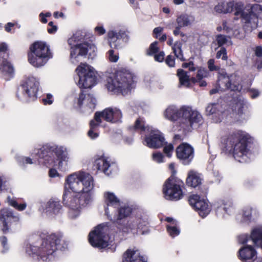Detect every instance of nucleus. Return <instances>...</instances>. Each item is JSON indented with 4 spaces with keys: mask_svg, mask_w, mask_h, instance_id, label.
<instances>
[{
    "mask_svg": "<svg viewBox=\"0 0 262 262\" xmlns=\"http://www.w3.org/2000/svg\"><path fill=\"white\" fill-rule=\"evenodd\" d=\"M94 188V178L85 171H78L66 177L63 201L70 208L69 215L71 218L77 217L81 206L92 202Z\"/></svg>",
    "mask_w": 262,
    "mask_h": 262,
    "instance_id": "obj_1",
    "label": "nucleus"
},
{
    "mask_svg": "<svg viewBox=\"0 0 262 262\" xmlns=\"http://www.w3.org/2000/svg\"><path fill=\"white\" fill-rule=\"evenodd\" d=\"M61 241L60 237L55 234L50 235L44 241L36 235H32L25 243V251L33 257L43 261L52 260L55 257L56 250L61 249Z\"/></svg>",
    "mask_w": 262,
    "mask_h": 262,
    "instance_id": "obj_2",
    "label": "nucleus"
},
{
    "mask_svg": "<svg viewBox=\"0 0 262 262\" xmlns=\"http://www.w3.org/2000/svg\"><path fill=\"white\" fill-rule=\"evenodd\" d=\"M250 139V136L246 133L236 131L222 138L223 150L239 162H248L253 156L248 144Z\"/></svg>",
    "mask_w": 262,
    "mask_h": 262,
    "instance_id": "obj_3",
    "label": "nucleus"
},
{
    "mask_svg": "<svg viewBox=\"0 0 262 262\" xmlns=\"http://www.w3.org/2000/svg\"><path fill=\"white\" fill-rule=\"evenodd\" d=\"M53 154L56 156L58 160V168L61 170H65L69 160L68 150L66 147L49 144L40 147L35 148L31 152L32 156H37L38 158L42 159L47 166L54 165L55 161Z\"/></svg>",
    "mask_w": 262,
    "mask_h": 262,
    "instance_id": "obj_4",
    "label": "nucleus"
},
{
    "mask_svg": "<svg viewBox=\"0 0 262 262\" xmlns=\"http://www.w3.org/2000/svg\"><path fill=\"white\" fill-rule=\"evenodd\" d=\"M132 212V209L128 206H123L118 208L112 217L107 216L113 221L116 222L119 225V228L124 232H129L137 229H142L147 224V218L145 215H140L130 218L127 221L121 224L120 221L128 216Z\"/></svg>",
    "mask_w": 262,
    "mask_h": 262,
    "instance_id": "obj_5",
    "label": "nucleus"
},
{
    "mask_svg": "<svg viewBox=\"0 0 262 262\" xmlns=\"http://www.w3.org/2000/svg\"><path fill=\"white\" fill-rule=\"evenodd\" d=\"M134 76L130 73L117 71L115 74L107 79L106 87L114 94L126 95L134 86Z\"/></svg>",
    "mask_w": 262,
    "mask_h": 262,
    "instance_id": "obj_6",
    "label": "nucleus"
},
{
    "mask_svg": "<svg viewBox=\"0 0 262 262\" xmlns=\"http://www.w3.org/2000/svg\"><path fill=\"white\" fill-rule=\"evenodd\" d=\"M80 37L77 34H74L68 39L70 47V60L74 64H77L83 56L89 55V58H94L97 54L96 47L91 43L84 42L79 43Z\"/></svg>",
    "mask_w": 262,
    "mask_h": 262,
    "instance_id": "obj_7",
    "label": "nucleus"
},
{
    "mask_svg": "<svg viewBox=\"0 0 262 262\" xmlns=\"http://www.w3.org/2000/svg\"><path fill=\"white\" fill-rule=\"evenodd\" d=\"M39 80L32 76L24 77L16 92V96L21 101L29 102L37 98L39 89Z\"/></svg>",
    "mask_w": 262,
    "mask_h": 262,
    "instance_id": "obj_8",
    "label": "nucleus"
},
{
    "mask_svg": "<svg viewBox=\"0 0 262 262\" xmlns=\"http://www.w3.org/2000/svg\"><path fill=\"white\" fill-rule=\"evenodd\" d=\"M135 129L142 132H149V135L145 138L143 144L151 148H158L165 144V139L162 134L158 130L148 126H145V122L142 118L136 121Z\"/></svg>",
    "mask_w": 262,
    "mask_h": 262,
    "instance_id": "obj_9",
    "label": "nucleus"
},
{
    "mask_svg": "<svg viewBox=\"0 0 262 262\" xmlns=\"http://www.w3.org/2000/svg\"><path fill=\"white\" fill-rule=\"evenodd\" d=\"M28 61L34 67L44 66L52 57L49 46L43 41H36L30 47Z\"/></svg>",
    "mask_w": 262,
    "mask_h": 262,
    "instance_id": "obj_10",
    "label": "nucleus"
},
{
    "mask_svg": "<svg viewBox=\"0 0 262 262\" xmlns=\"http://www.w3.org/2000/svg\"><path fill=\"white\" fill-rule=\"evenodd\" d=\"M76 71L78 75L77 85L80 88H91L96 83V76L94 69L86 63H81Z\"/></svg>",
    "mask_w": 262,
    "mask_h": 262,
    "instance_id": "obj_11",
    "label": "nucleus"
},
{
    "mask_svg": "<svg viewBox=\"0 0 262 262\" xmlns=\"http://www.w3.org/2000/svg\"><path fill=\"white\" fill-rule=\"evenodd\" d=\"M122 116L121 111L119 109L116 107H108L102 112H97L95 114L94 119L91 121V124L92 127L100 125L105 127L106 124L102 122V119L107 122L116 123L121 121Z\"/></svg>",
    "mask_w": 262,
    "mask_h": 262,
    "instance_id": "obj_12",
    "label": "nucleus"
},
{
    "mask_svg": "<svg viewBox=\"0 0 262 262\" xmlns=\"http://www.w3.org/2000/svg\"><path fill=\"white\" fill-rule=\"evenodd\" d=\"M109 228L107 224L98 225L89 234V240L91 245L94 247L103 249L109 245Z\"/></svg>",
    "mask_w": 262,
    "mask_h": 262,
    "instance_id": "obj_13",
    "label": "nucleus"
},
{
    "mask_svg": "<svg viewBox=\"0 0 262 262\" xmlns=\"http://www.w3.org/2000/svg\"><path fill=\"white\" fill-rule=\"evenodd\" d=\"M183 186L182 181L170 177L166 181L163 188L165 198L171 201L181 199L184 195L182 191Z\"/></svg>",
    "mask_w": 262,
    "mask_h": 262,
    "instance_id": "obj_14",
    "label": "nucleus"
},
{
    "mask_svg": "<svg viewBox=\"0 0 262 262\" xmlns=\"http://www.w3.org/2000/svg\"><path fill=\"white\" fill-rule=\"evenodd\" d=\"M218 85L223 90L229 89L237 92L246 91L242 78L236 73L229 76L220 75L218 78Z\"/></svg>",
    "mask_w": 262,
    "mask_h": 262,
    "instance_id": "obj_15",
    "label": "nucleus"
},
{
    "mask_svg": "<svg viewBox=\"0 0 262 262\" xmlns=\"http://www.w3.org/2000/svg\"><path fill=\"white\" fill-rule=\"evenodd\" d=\"M181 117L179 123L182 127L189 129L193 124L201 122L202 117L196 110L189 106L181 107Z\"/></svg>",
    "mask_w": 262,
    "mask_h": 262,
    "instance_id": "obj_16",
    "label": "nucleus"
},
{
    "mask_svg": "<svg viewBox=\"0 0 262 262\" xmlns=\"http://www.w3.org/2000/svg\"><path fill=\"white\" fill-rule=\"evenodd\" d=\"M190 205L199 212L202 217H206L210 212L211 207L207 200L201 198L198 195H192L189 197Z\"/></svg>",
    "mask_w": 262,
    "mask_h": 262,
    "instance_id": "obj_17",
    "label": "nucleus"
},
{
    "mask_svg": "<svg viewBox=\"0 0 262 262\" xmlns=\"http://www.w3.org/2000/svg\"><path fill=\"white\" fill-rule=\"evenodd\" d=\"M103 197L105 214L107 216L112 217V215L116 212L120 205V200L114 193L110 191L105 192Z\"/></svg>",
    "mask_w": 262,
    "mask_h": 262,
    "instance_id": "obj_18",
    "label": "nucleus"
},
{
    "mask_svg": "<svg viewBox=\"0 0 262 262\" xmlns=\"http://www.w3.org/2000/svg\"><path fill=\"white\" fill-rule=\"evenodd\" d=\"M182 67L185 68H188L190 71H195L197 70L196 77H191V82L193 83H199L200 86H205L207 83L203 79L209 76L208 71L204 68L198 67L190 61L188 63H184Z\"/></svg>",
    "mask_w": 262,
    "mask_h": 262,
    "instance_id": "obj_19",
    "label": "nucleus"
},
{
    "mask_svg": "<svg viewBox=\"0 0 262 262\" xmlns=\"http://www.w3.org/2000/svg\"><path fill=\"white\" fill-rule=\"evenodd\" d=\"M19 219V216L14 214L10 209L8 208L2 209L0 215V231L6 233L9 230L8 224L12 222H17Z\"/></svg>",
    "mask_w": 262,
    "mask_h": 262,
    "instance_id": "obj_20",
    "label": "nucleus"
},
{
    "mask_svg": "<svg viewBox=\"0 0 262 262\" xmlns=\"http://www.w3.org/2000/svg\"><path fill=\"white\" fill-rule=\"evenodd\" d=\"M8 50V46L5 42L0 43V75L6 79H9L13 73L14 69L11 63L2 57V53Z\"/></svg>",
    "mask_w": 262,
    "mask_h": 262,
    "instance_id": "obj_21",
    "label": "nucleus"
},
{
    "mask_svg": "<svg viewBox=\"0 0 262 262\" xmlns=\"http://www.w3.org/2000/svg\"><path fill=\"white\" fill-rule=\"evenodd\" d=\"M177 158L185 165L189 164L194 157V149L189 144L182 143L176 149Z\"/></svg>",
    "mask_w": 262,
    "mask_h": 262,
    "instance_id": "obj_22",
    "label": "nucleus"
},
{
    "mask_svg": "<svg viewBox=\"0 0 262 262\" xmlns=\"http://www.w3.org/2000/svg\"><path fill=\"white\" fill-rule=\"evenodd\" d=\"M246 10H249L248 13L250 16V21L247 22L246 25L251 28H256L258 24L257 18H262V6L259 4H248L247 5Z\"/></svg>",
    "mask_w": 262,
    "mask_h": 262,
    "instance_id": "obj_23",
    "label": "nucleus"
},
{
    "mask_svg": "<svg viewBox=\"0 0 262 262\" xmlns=\"http://www.w3.org/2000/svg\"><path fill=\"white\" fill-rule=\"evenodd\" d=\"M95 165L97 168L107 175L110 174L117 167L116 164L111 161L109 158L100 156L96 159Z\"/></svg>",
    "mask_w": 262,
    "mask_h": 262,
    "instance_id": "obj_24",
    "label": "nucleus"
},
{
    "mask_svg": "<svg viewBox=\"0 0 262 262\" xmlns=\"http://www.w3.org/2000/svg\"><path fill=\"white\" fill-rule=\"evenodd\" d=\"M39 209L45 212L47 215L52 216L61 213L62 205L58 201L51 199L46 203L43 204Z\"/></svg>",
    "mask_w": 262,
    "mask_h": 262,
    "instance_id": "obj_25",
    "label": "nucleus"
},
{
    "mask_svg": "<svg viewBox=\"0 0 262 262\" xmlns=\"http://www.w3.org/2000/svg\"><path fill=\"white\" fill-rule=\"evenodd\" d=\"M233 6H232V11H234V15L237 17H240L244 23L246 24L250 21L249 16V10L247 9V5L244 7V4L241 2L231 1Z\"/></svg>",
    "mask_w": 262,
    "mask_h": 262,
    "instance_id": "obj_26",
    "label": "nucleus"
},
{
    "mask_svg": "<svg viewBox=\"0 0 262 262\" xmlns=\"http://www.w3.org/2000/svg\"><path fill=\"white\" fill-rule=\"evenodd\" d=\"M122 262H146V259L138 250L130 249L123 254Z\"/></svg>",
    "mask_w": 262,
    "mask_h": 262,
    "instance_id": "obj_27",
    "label": "nucleus"
},
{
    "mask_svg": "<svg viewBox=\"0 0 262 262\" xmlns=\"http://www.w3.org/2000/svg\"><path fill=\"white\" fill-rule=\"evenodd\" d=\"M238 257L245 261L253 260L257 258L256 252L251 246H244L238 250Z\"/></svg>",
    "mask_w": 262,
    "mask_h": 262,
    "instance_id": "obj_28",
    "label": "nucleus"
},
{
    "mask_svg": "<svg viewBox=\"0 0 262 262\" xmlns=\"http://www.w3.org/2000/svg\"><path fill=\"white\" fill-rule=\"evenodd\" d=\"M96 103V99L91 94H84L82 92L79 95L77 103L79 106H86L92 111L95 107Z\"/></svg>",
    "mask_w": 262,
    "mask_h": 262,
    "instance_id": "obj_29",
    "label": "nucleus"
},
{
    "mask_svg": "<svg viewBox=\"0 0 262 262\" xmlns=\"http://www.w3.org/2000/svg\"><path fill=\"white\" fill-rule=\"evenodd\" d=\"M181 107L178 108L176 105H171L168 106L164 111V117L171 121H176L179 119L180 120L181 117Z\"/></svg>",
    "mask_w": 262,
    "mask_h": 262,
    "instance_id": "obj_30",
    "label": "nucleus"
},
{
    "mask_svg": "<svg viewBox=\"0 0 262 262\" xmlns=\"http://www.w3.org/2000/svg\"><path fill=\"white\" fill-rule=\"evenodd\" d=\"M258 216V212L255 209L250 207L245 208L243 211V214L239 220L240 223L244 225H248L252 220Z\"/></svg>",
    "mask_w": 262,
    "mask_h": 262,
    "instance_id": "obj_31",
    "label": "nucleus"
},
{
    "mask_svg": "<svg viewBox=\"0 0 262 262\" xmlns=\"http://www.w3.org/2000/svg\"><path fill=\"white\" fill-rule=\"evenodd\" d=\"M222 106L219 103L209 104L206 108V112L208 115H215L219 116L217 119H215L216 122H221L223 119V116L226 114L222 111Z\"/></svg>",
    "mask_w": 262,
    "mask_h": 262,
    "instance_id": "obj_32",
    "label": "nucleus"
},
{
    "mask_svg": "<svg viewBox=\"0 0 262 262\" xmlns=\"http://www.w3.org/2000/svg\"><path fill=\"white\" fill-rule=\"evenodd\" d=\"M202 181V176L197 171L191 170L188 172L186 179V183L188 186L195 188L201 184Z\"/></svg>",
    "mask_w": 262,
    "mask_h": 262,
    "instance_id": "obj_33",
    "label": "nucleus"
},
{
    "mask_svg": "<svg viewBox=\"0 0 262 262\" xmlns=\"http://www.w3.org/2000/svg\"><path fill=\"white\" fill-rule=\"evenodd\" d=\"M232 6L233 5L230 3V2H227L224 0L220 1L214 5L213 11L217 14L231 13Z\"/></svg>",
    "mask_w": 262,
    "mask_h": 262,
    "instance_id": "obj_34",
    "label": "nucleus"
},
{
    "mask_svg": "<svg viewBox=\"0 0 262 262\" xmlns=\"http://www.w3.org/2000/svg\"><path fill=\"white\" fill-rule=\"evenodd\" d=\"M249 104L248 101L243 98H239L235 103V110L239 115L245 114L248 115L249 113Z\"/></svg>",
    "mask_w": 262,
    "mask_h": 262,
    "instance_id": "obj_35",
    "label": "nucleus"
},
{
    "mask_svg": "<svg viewBox=\"0 0 262 262\" xmlns=\"http://www.w3.org/2000/svg\"><path fill=\"white\" fill-rule=\"evenodd\" d=\"M177 75L179 79L180 84L182 86L189 88L190 86L191 82V77L188 74V73L182 70L178 69Z\"/></svg>",
    "mask_w": 262,
    "mask_h": 262,
    "instance_id": "obj_36",
    "label": "nucleus"
},
{
    "mask_svg": "<svg viewBox=\"0 0 262 262\" xmlns=\"http://www.w3.org/2000/svg\"><path fill=\"white\" fill-rule=\"evenodd\" d=\"M124 32L119 31L117 32L114 30H110L107 33L108 43L111 48H117L118 47L117 41L120 36H122Z\"/></svg>",
    "mask_w": 262,
    "mask_h": 262,
    "instance_id": "obj_37",
    "label": "nucleus"
},
{
    "mask_svg": "<svg viewBox=\"0 0 262 262\" xmlns=\"http://www.w3.org/2000/svg\"><path fill=\"white\" fill-rule=\"evenodd\" d=\"M194 21V18L193 16L186 14L180 15L176 19L177 25L182 28L191 25Z\"/></svg>",
    "mask_w": 262,
    "mask_h": 262,
    "instance_id": "obj_38",
    "label": "nucleus"
},
{
    "mask_svg": "<svg viewBox=\"0 0 262 262\" xmlns=\"http://www.w3.org/2000/svg\"><path fill=\"white\" fill-rule=\"evenodd\" d=\"M215 41L219 47H222L225 45H227V46H231L232 45V42L230 37L222 34H219L216 36Z\"/></svg>",
    "mask_w": 262,
    "mask_h": 262,
    "instance_id": "obj_39",
    "label": "nucleus"
},
{
    "mask_svg": "<svg viewBox=\"0 0 262 262\" xmlns=\"http://www.w3.org/2000/svg\"><path fill=\"white\" fill-rule=\"evenodd\" d=\"M166 228L168 233L172 238L179 235L180 233V230L177 223L172 222L171 224L167 225Z\"/></svg>",
    "mask_w": 262,
    "mask_h": 262,
    "instance_id": "obj_40",
    "label": "nucleus"
},
{
    "mask_svg": "<svg viewBox=\"0 0 262 262\" xmlns=\"http://www.w3.org/2000/svg\"><path fill=\"white\" fill-rule=\"evenodd\" d=\"M221 208L228 214H231L234 211L233 203L231 200H227L222 201Z\"/></svg>",
    "mask_w": 262,
    "mask_h": 262,
    "instance_id": "obj_41",
    "label": "nucleus"
},
{
    "mask_svg": "<svg viewBox=\"0 0 262 262\" xmlns=\"http://www.w3.org/2000/svg\"><path fill=\"white\" fill-rule=\"evenodd\" d=\"M8 203L12 206L14 207L18 211H21L24 210L27 207V203H24L22 204H18V203L14 199L11 198L10 196L7 197Z\"/></svg>",
    "mask_w": 262,
    "mask_h": 262,
    "instance_id": "obj_42",
    "label": "nucleus"
},
{
    "mask_svg": "<svg viewBox=\"0 0 262 262\" xmlns=\"http://www.w3.org/2000/svg\"><path fill=\"white\" fill-rule=\"evenodd\" d=\"M172 50L177 58L181 60H184L183 55L182 51V43L180 42H176L172 47Z\"/></svg>",
    "mask_w": 262,
    "mask_h": 262,
    "instance_id": "obj_43",
    "label": "nucleus"
},
{
    "mask_svg": "<svg viewBox=\"0 0 262 262\" xmlns=\"http://www.w3.org/2000/svg\"><path fill=\"white\" fill-rule=\"evenodd\" d=\"M15 159L20 165L25 166L27 164H33L32 159L28 157L17 155Z\"/></svg>",
    "mask_w": 262,
    "mask_h": 262,
    "instance_id": "obj_44",
    "label": "nucleus"
},
{
    "mask_svg": "<svg viewBox=\"0 0 262 262\" xmlns=\"http://www.w3.org/2000/svg\"><path fill=\"white\" fill-rule=\"evenodd\" d=\"M223 27V30L226 32L229 33L232 32L234 30L236 29V27L232 24L231 21H223L222 23Z\"/></svg>",
    "mask_w": 262,
    "mask_h": 262,
    "instance_id": "obj_45",
    "label": "nucleus"
},
{
    "mask_svg": "<svg viewBox=\"0 0 262 262\" xmlns=\"http://www.w3.org/2000/svg\"><path fill=\"white\" fill-rule=\"evenodd\" d=\"M107 57L109 61L112 62H116L119 59L118 54H115L113 50H110L107 52Z\"/></svg>",
    "mask_w": 262,
    "mask_h": 262,
    "instance_id": "obj_46",
    "label": "nucleus"
},
{
    "mask_svg": "<svg viewBox=\"0 0 262 262\" xmlns=\"http://www.w3.org/2000/svg\"><path fill=\"white\" fill-rule=\"evenodd\" d=\"M249 92L250 96L252 99L257 98L260 94V91L256 88H246V91L244 92Z\"/></svg>",
    "mask_w": 262,
    "mask_h": 262,
    "instance_id": "obj_47",
    "label": "nucleus"
},
{
    "mask_svg": "<svg viewBox=\"0 0 262 262\" xmlns=\"http://www.w3.org/2000/svg\"><path fill=\"white\" fill-rule=\"evenodd\" d=\"M158 51L159 48L158 47V42L155 41L150 45L149 49L147 51V54L150 56L154 55L157 53Z\"/></svg>",
    "mask_w": 262,
    "mask_h": 262,
    "instance_id": "obj_48",
    "label": "nucleus"
},
{
    "mask_svg": "<svg viewBox=\"0 0 262 262\" xmlns=\"http://www.w3.org/2000/svg\"><path fill=\"white\" fill-rule=\"evenodd\" d=\"M216 57L217 59L221 58L223 60H226L228 56L226 49L224 47L221 48L216 53Z\"/></svg>",
    "mask_w": 262,
    "mask_h": 262,
    "instance_id": "obj_49",
    "label": "nucleus"
},
{
    "mask_svg": "<svg viewBox=\"0 0 262 262\" xmlns=\"http://www.w3.org/2000/svg\"><path fill=\"white\" fill-rule=\"evenodd\" d=\"M207 64L210 71H217L220 70V67L215 65V61L213 59H210L207 62Z\"/></svg>",
    "mask_w": 262,
    "mask_h": 262,
    "instance_id": "obj_50",
    "label": "nucleus"
},
{
    "mask_svg": "<svg viewBox=\"0 0 262 262\" xmlns=\"http://www.w3.org/2000/svg\"><path fill=\"white\" fill-rule=\"evenodd\" d=\"M163 155L160 152H155L152 155V159L153 161L157 163L163 162Z\"/></svg>",
    "mask_w": 262,
    "mask_h": 262,
    "instance_id": "obj_51",
    "label": "nucleus"
},
{
    "mask_svg": "<svg viewBox=\"0 0 262 262\" xmlns=\"http://www.w3.org/2000/svg\"><path fill=\"white\" fill-rule=\"evenodd\" d=\"M249 240H252L251 235L249 237L247 234H242L238 236V242L242 244H245Z\"/></svg>",
    "mask_w": 262,
    "mask_h": 262,
    "instance_id": "obj_52",
    "label": "nucleus"
},
{
    "mask_svg": "<svg viewBox=\"0 0 262 262\" xmlns=\"http://www.w3.org/2000/svg\"><path fill=\"white\" fill-rule=\"evenodd\" d=\"M99 125H96L95 126L92 127L90 124L91 129L88 132V136L90 138L92 139H94L98 137V134L97 133H95L94 129L98 126Z\"/></svg>",
    "mask_w": 262,
    "mask_h": 262,
    "instance_id": "obj_53",
    "label": "nucleus"
},
{
    "mask_svg": "<svg viewBox=\"0 0 262 262\" xmlns=\"http://www.w3.org/2000/svg\"><path fill=\"white\" fill-rule=\"evenodd\" d=\"M173 150V146L172 144H169L165 146L164 148V152L168 157H170Z\"/></svg>",
    "mask_w": 262,
    "mask_h": 262,
    "instance_id": "obj_54",
    "label": "nucleus"
},
{
    "mask_svg": "<svg viewBox=\"0 0 262 262\" xmlns=\"http://www.w3.org/2000/svg\"><path fill=\"white\" fill-rule=\"evenodd\" d=\"M164 53L163 51H161L154 55V58L156 61L162 62L164 60Z\"/></svg>",
    "mask_w": 262,
    "mask_h": 262,
    "instance_id": "obj_55",
    "label": "nucleus"
},
{
    "mask_svg": "<svg viewBox=\"0 0 262 262\" xmlns=\"http://www.w3.org/2000/svg\"><path fill=\"white\" fill-rule=\"evenodd\" d=\"M49 28H48V32L50 34L55 33L57 30V27L54 25L52 21H50L49 24Z\"/></svg>",
    "mask_w": 262,
    "mask_h": 262,
    "instance_id": "obj_56",
    "label": "nucleus"
},
{
    "mask_svg": "<svg viewBox=\"0 0 262 262\" xmlns=\"http://www.w3.org/2000/svg\"><path fill=\"white\" fill-rule=\"evenodd\" d=\"M53 96L52 95L48 94L46 98L42 99V102L45 105H50L53 103Z\"/></svg>",
    "mask_w": 262,
    "mask_h": 262,
    "instance_id": "obj_57",
    "label": "nucleus"
},
{
    "mask_svg": "<svg viewBox=\"0 0 262 262\" xmlns=\"http://www.w3.org/2000/svg\"><path fill=\"white\" fill-rule=\"evenodd\" d=\"M254 54L259 58H262V47L260 46H257L254 49Z\"/></svg>",
    "mask_w": 262,
    "mask_h": 262,
    "instance_id": "obj_58",
    "label": "nucleus"
},
{
    "mask_svg": "<svg viewBox=\"0 0 262 262\" xmlns=\"http://www.w3.org/2000/svg\"><path fill=\"white\" fill-rule=\"evenodd\" d=\"M166 64L170 67H173L175 64L174 60L171 55H168L165 60Z\"/></svg>",
    "mask_w": 262,
    "mask_h": 262,
    "instance_id": "obj_59",
    "label": "nucleus"
},
{
    "mask_svg": "<svg viewBox=\"0 0 262 262\" xmlns=\"http://www.w3.org/2000/svg\"><path fill=\"white\" fill-rule=\"evenodd\" d=\"M6 179L2 176H0V192L6 188Z\"/></svg>",
    "mask_w": 262,
    "mask_h": 262,
    "instance_id": "obj_60",
    "label": "nucleus"
},
{
    "mask_svg": "<svg viewBox=\"0 0 262 262\" xmlns=\"http://www.w3.org/2000/svg\"><path fill=\"white\" fill-rule=\"evenodd\" d=\"M95 32L99 35H103L105 33V29L102 26H97L95 28Z\"/></svg>",
    "mask_w": 262,
    "mask_h": 262,
    "instance_id": "obj_61",
    "label": "nucleus"
},
{
    "mask_svg": "<svg viewBox=\"0 0 262 262\" xmlns=\"http://www.w3.org/2000/svg\"><path fill=\"white\" fill-rule=\"evenodd\" d=\"M49 175L51 178H55L59 176V174L54 168H52L49 170Z\"/></svg>",
    "mask_w": 262,
    "mask_h": 262,
    "instance_id": "obj_62",
    "label": "nucleus"
},
{
    "mask_svg": "<svg viewBox=\"0 0 262 262\" xmlns=\"http://www.w3.org/2000/svg\"><path fill=\"white\" fill-rule=\"evenodd\" d=\"M182 27H179L178 25L176 27L175 29L173 30V34L176 36L180 35L182 37H183L185 36V34L180 31V29Z\"/></svg>",
    "mask_w": 262,
    "mask_h": 262,
    "instance_id": "obj_63",
    "label": "nucleus"
},
{
    "mask_svg": "<svg viewBox=\"0 0 262 262\" xmlns=\"http://www.w3.org/2000/svg\"><path fill=\"white\" fill-rule=\"evenodd\" d=\"M14 26V24L12 23H8L6 24L5 26V31L7 32H10L11 31V28Z\"/></svg>",
    "mask_w": 262,
    "mask_h": 262,
    "instance_id": "obj_64",
    "label": "nucleus"
}]
</instances>
